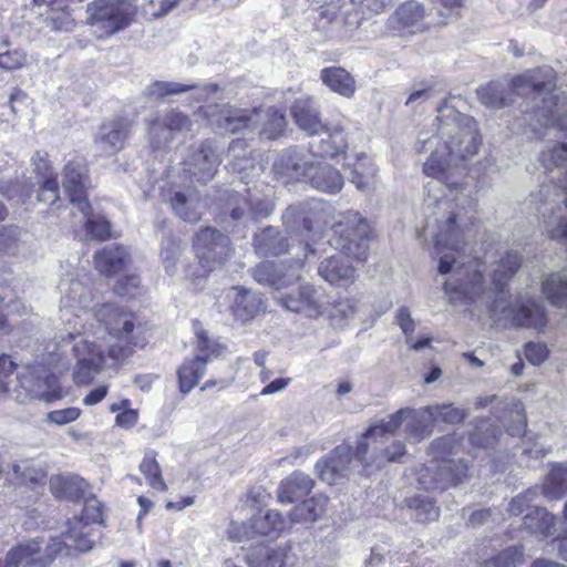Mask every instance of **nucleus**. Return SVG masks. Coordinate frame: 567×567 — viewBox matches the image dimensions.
Wrapping results in <instances>:
<instances>
[{
    "label": "nucleus",
    "instance_id": "obj_17",
    "mask_svg": "<svg viewBox=\"0 0 567 567\" xmlns=\"http://www.w3.org/2000/svg\"><path fill=\"white\" fill-rule=\"evenodd\" d=\"M275 298L289 311L318 317L328 311L330 302L315 286H298L289 292L276 291Z\"/></svg>",
    "mask_w": 567,
    "mask_h": 567
},
{
    "label": "nucleus",
    "instance_id": "obj_48",
    "mask_svg": "<svg viewBox=\"0 0 567 567\" xmlns=\"http://www.w3.org/2000/svg\"><path fill=\"white\" fill-rule=\"evenodd\" d=\"M12 470L16 478L21 484L38 485L42 484L45 480L43 468L29 460L13 464Z\"/></svg>",
    "mask_w": 567,
    "mask_h": 567
},
{
    "label": "nucleus",
    "instance_id": "obj_63",
    "mask_svg": "<svg viewBox=\"0 0 567 567\" xmlns=\"http://www.w3.org/2000/svg\"><path fill=\"white\" fill-rule=\"evenodd\" d=\"M27 54L22 50L7 51L0 53V68L4 70H17L24 65Z\"/></svg>",
    "mask_w": 567,
    "mask_h": 567
},
{
    "label": "nucleus",
    "instance_id": "obj_14",
    "mask_svg": "<svg viewBox=\"0 0 567 567\" xmlns=\"http://www.w3.org/2000/svg\"><path fill=\"white\" fill-rule=\"evenodd\" d=\"M69 341H75L72 348L76 364L73 370V378L76 383H89L94 375L100 372L104 365L114 367L105 350L101 344L87 338L74 337L72 333L68 334Z\"/></svg>",
    "mask_w": 567,
    "mask_h": 567
},
{
    "label": "nucleus",
    "instance_id": "obj_11",
    "mask_svg": "<svg viewBox=\"0 0 567 567\" xmlns=\"http://www.w3.org/2000/svg\"><path fill=\"white\" fill-rule=\"evenodd\" d=\"M230 240L220 231L207 227L200 230L195 238L194 249L198 260L197 266L189 268L194 279H204L207 274L221 264L230 254Z\"/></svg>",
    "mask_w": 567,
    "mask_h": 567
},
{
    "label": "nucleus",
    "instance_id": "obj_29",
    "mask_svg": "<svg viewBox=\"0 0 567 567\" xmlns=\"http://www.w3.org/2000/svg\"><path fill=\"white\" fill-rule=\"evenodd\" d=\"M320 132L322 133L323 137H321L318 142H311L309 145V150L313 157H334L338 154L344 152L347 148V138L343 128L340 125L332 127L324 125Z\"/></svg>",
    "mask_w": 567,
    "mask_h": 567
},
{
    "label": "nucleus",
    "instance_id": "obj_13",
    "mask_svg": "<svg viewBox=\"0 0 567 567\" xmlns=\"http://www.w3.org/2000/svg\"><path fill=\"white\" fill-rule=\"evenodd\" d=\"M290 520L275 509L258 512L254 517L244 523L231 522L227 534L235 542L254 538L255 536H267L278 538L290 527Z\"/></svg>",
    "mask_w": 567,
    "mask_h": 567
},
{
    "label": "nucleus",
    "instance_id": "obj_32",
    "mask_svg": "<svg viewBox=\"0 0 567 567\" xmlns=\"http://www.w3.org/2000/svg\"><path fill=\"white\" fill-rule=\"evenodd\" d=\"M128 260V252L120 245H109L94 254L96 269L106 276L121 271Z\"/></svg>",
    "mask_w": 567,
    "mask_h": 567
},
{
    "label": "nucleus",
    "instance_id": "obj_15",
    "mask_svg": "<svg viewBox=\"0 0 567 567\" xmlns=\"http://www.w3.org/2000/svg\"><path fill=\"white\" fill-rule=\"evenodd\" d=\"M204 110L207 121L213 127L231 134L254 131L261 117L259 109H238L229 104L208 105Z\"/></svg>",
    "mask_w": 567,
    "mask_h": 567
},
{
    "label": "nucleus",
    "instance_id": "obj_64",
    "mask_svg": "<svg viewBox=\"0 0 567 567\" xmlns=\"http://www.w3.org/2000/svg\"><path fill=\"white\" fill-rule=\"evenodd\" d=\"M543 292L551 305L567 309V286H543Z\"/></svg>",
    "mask_w": 567,
    "mask_h": 567
},
{
    "label": "nucleus",
    "instance_id": "obj_42",
    "mask_svg": "<svg viewBox=\"0 0 567 567\" xmlns=\"http://www.w3.org/2000/svg\"><path fill=\"white\" fill-rule=\"evenodd\" d=\"M524 528L532 534L548 537L554 527V516L546 508L535 506L530 508L523 518Z\"/></svg>",
    "mask_w": 567,
    "mask_h": 567
},
{
    "label": "nucleus",
    "instance_id": "obj_24",
    "mask_svg": "<svg viewBox=\"0 0 567 567\" xmlns=\"http://www.w3.org/2000/svg\"><path fill=\"white\" fill-rule=\"evenodd\" d=\"M425 10L422 4L411 0L402 3L388 19L389 30L399 33H415L425 28Z\"/></svg>",
    "mask_w": 567,
    "mask_h": 567
},
{
    "label": "nucleus",
    "instance_id": "obj_6",
    "mask_svg": "<svg viewBox=\"0 0 567 567\" xmlns=\"http://www.w3.org/2000/svg\"><path fill=\"white\" fill-rule=\"evenodd\" d=\"M96 320L104 326L109 336L115 339V343H109V357L117 364L133 351L134 342L133 331L135 328V316L114 305L104 303L95 310Z\"/></svg>",
    "mask_w": 567,
    "mask_h": 567
},
{
    "label": "nucleus",
    "instance_id": "obj_54",
    "mask_svg": "<svg viewBox=\"0 0 567 567\" xmlns=\"http://www.w3.org/2000/svg\"><path fill=\"white\" fill-rule=\"evenodd\" d=\"M430 409L433 410L431 413L434 424L440 422L456 424L466 417V411L453 404L430 405Z\"/></svg>",
    "mask_w": 567,
    "mask_h": 567
},
{
    "label": "nucleus",
    "instance_id": "obj_45",
    "mask_svg": "<svg viewBox=\"0 0 567 567\" xmlns=\"http://www.w3.org/2000/svg\"><path fill=\"white\" fill-rule=\"evenodd\" d=\"M522 266V257L517 252H507L493 268L492 284H508Z\"/></svg>",
    "mask_w": 567,
    "mask_h": 567
},
{
    "label": "nucleus",
    "instance_id": "obj_2",
    "mask_svg": "<svg viewBox=\"0 0 567 567\" xmlns=\"http://www.w3.org/2000/svg\"><path fill=\"white\" fill-rule=\"evenodd\" d=\"M555 71L544 66L515 76L508 85L489 82L477 90V95L484 105L496 110L507 104L513 92L527 96L520 104L522 124L536 135H540V128L567 133V93H555Z\"/></svg>",
    "mask_w": 567,
    "mask_h": 567
},
{
    "label": "nucleus",
    "instance_id": "obj_34",
    "mask_svg": "<svg viewBox=\"0 0 567 567\" xmlns=\"http://www.w3.org/2000/svg\"><path fill=\"white\" fill-rule=\"evenodd\" d=\"M256 252L260 256H278L288 251L289 244L286 236L272 227H266L254 237Z\"/></svg>",
    "mask_w": 567,
    "mask_h": 567
},
{
    "label": "nucleus",
    "instance_id": "obj_49",
    "mask_svg": "<svg viewBox=\"0 0 567 567\" xmlns=\"http://www.w3.org/2000/svg\"><path fill=\"white\" fill-rule=\"evenodd\" d=\"M85 219L86 234L96 240H106L112 237L111 223L103 216L93 214L91 208L87 214H82Z\"/></svg>",
    "mask_w": 567,
    "mask_h": 567
},
{
    "label": "nucleus",
    "instance_id": "obj_10",
    "mask_svg": "<svg viewBox=\"0 0 567 567\" xmlns=\"http://www.w3.org/2000/svg\"><path fill=\"white\" fill-rule=\"evenodd\" d=\"M193 329L196 336V349L199 354L194 359L185 360L177 370L179 391L183 394L189 393L203 378L206 364L213 357H218L223 346L212 340L202 323L193 321Z\"/></svg>",
    "mask_w": 567,
    "mask_h": 567
},
{
    "label": "nucleus",
    "instance_id": "obj_59",
    "mask_svg": "<svg viewBox=\"0 0 567 567\" xmlns=\"http://www.w3.org/2000/svg\"><path fill=\"white\" fill-rule=\"evenodd\" d=\"M181 252L179 241L172 236H167L162 240L161 256L167 272L173 270Z\"/></svg>",
    "mask_w": 567,
    "mask_h": 567
},
{
    "label": "nucleus",
    "instance_id": "obj_35",
    "mask_svg": "<svg viewBox=\"0 0 567 567\" xmlns=\"http://www.w3.org/2000/svg\"><path fill=\"white\" fill-rule=\"evenodd\" d=\"M320 277L329 284L352 281L355 269L344 256L336 255L321 261L318 268Z\"/></svg>",
    "mask_w": 567,
    "mask_h": 567
},
{
    "label": "nucleus",
    "instance_id": "obj_56",
    "mask_svg": "<svg viewBox=\"0 0 567 567\" xmlns=\"http://www.w3.org/2000/svg\"><path fill=\"white\" fill-rule=\"evenodd\" d=\"M522 559L523 554L517 547H507L496 556L485 559L483 567H516Z\"/></svg>",
    "mask_w": 567,
    "mask_h": 567
},
{
    "label": "nucleus",
    "instance_id": "obj_51",
    "mask_svg": "<svg viewBox=\"0 0 567 567\" xmlns=\"http://www.w3.org/2000/svg\"><path fill=\"white\" fill-rule=\"evenodd\" d=\"M501 431L494 426L489 421H481L476 424L475 430L470 434L472 445L478 447L492 446Z\"/></svg>",
    "mask_w": 567,
    "mask_h": 567
},
{
    "label": "nucleus",
    "instance_id": "obj_4",
    "mask_svg": "<svg viewBox=\"0 0 567 567\" xmlns=\"http://www.w3.org/2000/svg\"><path fill=\"white\" fill-rule=\"evenodd\" d=\"M539 161L546 171L564 168L561 185L543 184L532 192L526 202L528 208L540 219L551 239L567 244V142L557 143L543 151Z\"/></svg>",
    "mask_w": 567,
    "mask_h": 567
},
{
    "label": "nucleus",
    "instance_id": "obj_39",
    "mask_svg": "<svg viewBox=\"0 0 567 567\" xmlns=\"http://www.w3.org/2000/svg\"><path fill=\"white\" fill-rule=\"evenodd\" d=\"M405 454V445L401 441H393L390 445H385L378 441V450L370 446L365 457H359L365 466H375L380 468L389 462H396Z\"/></svg>",
    "mask_w": 567,
    "mask_h": 567
},
{
    "label": "nucleus",
    "instance_id": "obj_53",
    "mask_svg": "<svg viewBox=\"0 0 567 567\" xmlns=\"http://www.w3.org/2000/svg\"><path fill=\"white\" fill-rule=\"evenodd\" d=\"M502 423L511 436L523 435L526 430V416L522 404L513 403Z\"/></svg>",
    "mask_w": 567,
    "mask_h": 567
},
{
    "label": "nucleus",
    "instance_id": "obj_41",
    "mask_svg": "<svg viewBox=\"0 0 567 567\" xmlns=\"http://www.w3.org/2000/svg\"><path fill=\"white\" fill-rule=\"evenodd\" d=\"M328 498L323 495H316L297 505L290 513V524L315 522L326 512Z\"/></svg>",
    "mask_w": 567,
    "mask_h": 567
},
{
    "label": "nucleus",
    "instance_id": "obj_46",
    "mask_svg": "<svg viewBox=\"0 0 567 567\" xmlns=\"http://www.w3.org/2000/svg\"><path fill=\"white\" fill-rule=\"evenodd\" d=\"M138 468L151 487L161 492L166 491L167 486L162 477L161 466L156 461V453L154 451L145 453Z\"/></svg>",
    "mask_w": 567,
    "mask_h": 567
},
{
    "label": "nucleus",
    "instance_id": "obj_30",
    "mask_svg": "<svg viewBox=\"0 0 567 567\" xmlns=\"http://www.w3.org/2000/svg\"><path fill=\"white\" fill-rule=\"evenodd\" d=\"M313 480L299 471L281 481L278 487V501L282 504L293 503L307 496L313 488Z\"/></svg>",
    "mask_w": 567,
    "mask_h": 567
},
{
    "label": "nucleus",
    "instance_id": "obj_23",
    "mask_svg": "<svg viewBox=\"0 0 567 567\" xmlns=\"http://www.w3.org/2000/svg\"><path fill=\"white\" fill-rule=\"evenodd\" d=\"M352 450L349 445L337 446L327 457L316 464L319 477L330 485L337 484L350 472Z\"/></svg>",
    "mask_w": 567,
    "mask_h": 567
},
{
    "label": "nucleus",
    "instance_id": "obj_9",
    "mask_svg": "<svg viewBox=\"0 0 567 567\" xmlns=\"http://www.w3.org/2000/svg\"><path fill=\"white\" fill-rule=\"evenodd\" d=\"M70 546L58 537L34 538L10 549L0 567H49L59 555H69Z\"/></svg>",
    "mask_w": 567,
    "mask_h": 567
},
{
    "label": "nucleus",
    "instance_id": "obj_26",
    "mask_svg": "<svg viewBox=\"0 0 567 567\" xmlns=\"http://www.w3.org/2000/svg\"><path fill=\"white\" fill-rule=\"evenodd\" d=\"M404 414L406 411L400 409L391 414L388 420H383L380 424L371 426L365 434L358 441L357 455L358 457H365L369 449L373 445L378 450V441L384 444L388 442V435L395 433L402 424H404Z\"/></svg>",
    "mask_w": 567,
    "mask_h": 567
},
{
    "label": "nucleus",
    "instance_id": "obj_36",
    "mask_svg": "<svg viewBox=\"0 0 567 567\" xmlns=\"http://www.w3.org/2000/svg\"><path fill=\"white\" fill-rule=\"evenodd\" d=\"M406 414H404V432L416 439L422 440L432 433L434 421L432 417V411L430 406H425L420 410L405 408Z\"/></svg>",
    "mask_w": 567,
    "mask_h": 567
},
{
    "label": "nucleus",
    "instance_id": "obj_21",
    "mask_svg": "<svg viewBox=\"0 0 567 567\" xmlns=\"http://www.w3.org/2000/svg\"><path fill=\"white\" fill-rule=\"evenodd\" d=\"M131 126V122L124 117H116L102 123L94 135L95 147L106 155L116 154L124 147Z\"/></svg>",
    "mask_w": 567,
    "mask_h": 567
},
{
    "label": "nucleus",
    "instance_id": "obj_52",
    "mask_svg": "<svg viewBox=\"0 0 567 567\" xmlns=\"http://www.w3.org/2000/svg\"><path fill=\"white\" fill-rule=\"evenodd\" d=\"M22 234V229L16 225L0 227V254L17 255Z\"/></svg>",
    "mask_w": 567,
    "mask_h": 567
},
{
    "label": "nucleus",
    "instance_id": "obj_16",
    "mask_svg": "<svg viewBox=\"0 0 567 567\" xmlns=\"http://www.w3.org/2000/svg\"><path fill=\"white\" fill-rule=\"evenodd\" d=\"M192 118L175 109L157 115L148 122V138L153 150L167 147L177 136L192 132Z\"/></svg>",
    "mask_w": 567,
    "mask_h": 567
},
{
    "label": "nucleus",
    "instance_id": "obj_8",
    "mask_svg": "<svg viewBox=\"0 0 567 567\" xmlns=\"http://www.w3.org/2000/svg\"><path fill=\"white\" fill-rule=\"evenodd\" d=\"M371 227L357 212H348L333 226L331 246L347 257L365 260L369 254Z\"/></svg>",
    "mask_w": 567,
    "mask_h": 567
},
{
    "label": "nucleus",
    "instance_id": "obj_44",
    "mask_svg": "<svg viewBox=\"0 0 567 567\" xmlns=\"http://www.w3.org/2000/svg\"><path fill=\"white\" fill-rule=\"evenodd\" d=\"M284 558L282 549L260 546L250 550L246 561L250 567H284Z\"/></svg>",
    "mask_w": 567,
    "mask_h": 567
},
{
    "label": "nucleus",
    "instance_id": "obj_28",
    "mask_svg": "<svg viewBox=\"0 0 567 567\" xmlns=\"http://www.w3.org/2000/svg\"><path fill=\"white\" fill-rule=\"evenodd\" d=\"M306 183L328 194H338L344 185L343 177L337 168L316 159L310 166Z\"/></svg>",
    "mask_w": 567,
    "mask_h": 567
},
{
    "label": "nucleus",
    "instance_id": "obj_5",
    "mask_svg": "<svg viewBox=\"0 0 567 567\" xmlns=\"http://www.w3.org/2000/svg\"><path fill=\"white\" fill-rule=\"evenodd\" d=\"M460 442L455 435L434 440L430 446L432 460L417 471V482L424 489L445 491L463 482L467 464L456 457Z\"/></svg>",
    "mask_w": 567,
    "mask_h": 567
},
{
    "label": "nucleus",
    "instance_id": "obj_25",
    "mask_svg": "<svg viewBox=\"0 0 567 567\" xmlns=\"http://www.w3.org/2000/svg\"><path fill=\"white\" fill-rule=\"evenodd\" d=\"M226 297L231 301L229 309L241 322L254 319L264 309L261 296L252 289L233 286Z\"/></svg>",
    "mask_w": 567,
    "mask_h": 567
},
{
    "label": "nucleus",
    "instance_id": "obj_18",
    "mask_svg": "<svg viewBox=\"0 0 567 567\" xmlns=\"http://www.w3.org/2000/svg\"><path fill=\"white\" fill-rule=\"evenodd\" d=\"M315 161L310 150L290 147L282 151L272 165L275 175L285 183L306 182Z\"/></svg>",
    "mask_w": 567,
    "mask_h": 567
},
{
    "label": "nucleus",
    "instance_id": "obj_60",
    "mask_svg": "<svg viewBox=\"0 0 567 567\" xmlns=\"http://www.w3.org/2000/svg\"><path fill=\"white\" fill-rule=\"evenodd\" d=\"M60 199L59 183L56 176L51 175L41 182L38 194V200L49 205L55 204Z\"/></svg>",
    "mask_w": 567,
    "mask_h": 567
},
{
    "label": "nucleus",
    "instance_id": "obj_58",
    "mask_svg": "<svg viewBox=\"0 0 567 567\" xmlns=\"http://www.w3.org/2000/svg\"><path fill=\"white\" fill-rule=\"evenodd\" d=\"M252 276L258 284H277L281 280V271L274 261L260 262L254 269Z\"/></svg>",
    "mask_w": 567,
    "mask_h": 567
},
{
    "label": "nucleus",
    "instance_id": "obj_40",
    "mask_svg": "<svg viewBox=\"0 0 567 567\" xmlns=\"http://www.w3.org/2000/svg\"><path fill=\"white\" fill-rule=\"evenodd\" d=\"M86 483L78 476L55 475L50 480V491L55 498L75 501L83 496Z\"/></svg>",
    "mask_w": 567,
    "mask_h": 567
},
{
    "label": "nucleus",
    "instance_id": "obj_57",
    "mask_svg": "<svg viewBox=\"0 0 567 567\" xmlns=\"http://www.w3.org/2000/svg\"><path fill=\"white\" fill-rule=\"evenodd\" d=\"M266 116L267 122L261 130V134L268 140L277 138L285 128L286 117L281 112L272 109L267 111Z\"/></svg>",
    "mask_w": 567,
    "mask_h": 567
},
{
    "label": "nucleus",
    "instance_id": "obj_31",
    "mask_svg": "<svg viewBox=\"0 0 567 567\" xmlns=\"http://www.w3.org/2000/svg\"><path fill=\"white\" fill-rule=\"evenodd\" d=\"M291 115L299 128L316 135L323 128V124L319 118V112L315 105V102L310 97H300L295 101L291 106Z\"/></svg>",
    "mask_w": 567,
    "mask_h": 567
},
{
    "label": "nucleus",
    "instance_id": "obj_50",
    "mask_svg": "<svg viewBox=\"0 0 567 567\" xmlns=\"http://www.w3.org/2000/svg\"><path fill=\"white\" fill-rule=\"evenodd\" d=\"M410 509L414 513V518L420 523L435 520L439 517V507L427 496H414L409 503Z\"/></svg>",
    "mask_w": 567,
    "mask_h": 567
},
{
    "label": "nucleus",
    "instance_id": "obj_19",
    "mask_svg": "<svg viewBox=\"0 0 567 567\" xmlns=\"http://www.w3.org/2000/svg\"><path fill=\"white\" fill-rule=\"evenodd\" d=\"M219 164V155L209 141L192 145L184 161L185 171L204 184L214 177Z\"/></svg>",
    "mask_w": 567,
    "mask_h": 567
},
{
    "label": "nucleus",
    "instance_id": "obj_37",
    "mask_svg": "<svg viewBox=\"0 0 567 567\" xmlns=\"http://www.w3.org/2000/svg\"><path fill=\"white\" fill-rule=\"evenodd\" d=\"M323 20H327V22L331 24L332 31L342 40L352 39L354 31L361 24V16L357 11L337 14L334 11L326 9L320 13L319 23H322Z\"/></svg>",
    "mask_w": 567,
    "mask_h": 567
},
{
    "label": "nucleus",
    "instance_id": "obj_12",
    "mask_svg": "<svg viewBox=\"0 0 567 567\" xmlns=\"http://www.w3.org/2000/svg\"><path fill=\"white\" fill-rule=\"evenodd\" d=\"M103 522V508L101 502L95 496H90L84 499L81 515H75L68 523V529L64 534L66 540L59 537L64 544L70 546V554L72 549L79 551H87L93 548L94 539L92 538L93 529L90 527L92 524Z\"/></svg>",
    "mask_w": 567,
    "mask_h": 567
},
{
    "label": "nucleus",
    "instance_id": "obj_27",
    "mask_svg": "<svg viewBox=\"0 0 567 567\" xmlns=\"http://www.w3.org/2000/svg\"><path fill=\"white\" fill-rule=\"evenodd\" d=\"M219 86L215 83L205 85L182 84L173 81H155L150 84L146 90V96L151 99H163L169 95L183 94L188 91H195L196 97L200 101L206 100L209 95L216 93Z\"/></svg>",
    "mask_w": 567,
    "mask_h": 567
},
{
    "label": "nucleus",
    "instance_id": "obj_7",
    "mask_svg": "<svg viewBox=\"0 0 567 567\" xmlns=\"http://www.w3.org/2000/svg\"><path fill=\"white\" fill-rule=\"evenodd\" d=\"M136 13L133 0H93L86 6V23L99 38H109L128 28Z\"/></svg>",
    "mask_w": 567,
    "mask_h": 567
},
{
    "label": "nucleus",
    "instance_id": "obj_22",
    "mask_svg": "<svg viewBox=\"0 0 567 567\" xmlns=\"http://www.w3.org/2000/svg\"><path fill=\"white\" fill-rule=\"evenodd\" d=\"M227 208L230 212V217L241 223L256 221L272 213V205L269 200L251 195L247 197L237 192L228 193Z\"/></svg>",
    "mask_w": 567,
    "mask_h": 567
},
{
    "label": "nucleus",
    "instance_id": "obj_43",
    "mask_svg": "<svg viewBox=\"0 0 567 567\" xmlns=\"http://www.w3.org/2000/svg\"><path fill=\"white\" fill-rule=\"evenodd\" d=\"M377 168L372 161L365 155H358L352 165L351 183L362 192L369 190L374 183Z\"/></svg>",
    "mask_w": 567,
    "mask_h": 567
},
{
    "label": "nucleus",
    "instance_id": "obj_3",
    "mask_svg": "<svg viewBox=\"0 0 567 567\" xmlns=\"http://www.w3.org/2000/svg\"><path fill=\"white\" fill-rule=\"evenodd\" d=\"M452 302L460 296L478 309H484L495 321H504L516 328L543 332L548 317L540 298L520 295L512 300L508 286H444Z\"/></svg>",
    "mask_w": 567,
    "mask_h": 567
},
{
    "label": "nucleus",
    "instance_id": "obj_47",
    "mask_svg": "<svg viewBox=\"0 0 567 567\" xmlns=\"http://www.w3.org/2000/svg\"><path fill=\"white\" fill-rule=\"evenodd\" d=\"M543 489L547 498H559L567 493V463L550 471Z\"/></svg>",
    "mask_w": 567,
    "mask_h": 567
},
{
    "label": "nucleus",
    "instance_id": "obj_38",
    "mask_svg": "<svg viewBox=\"0 0 567 567\" xmlns=\"http://www.w3.org/2000/svg\"><path fill=\"white\" fill-rule=\"evenodd\" d=\"M320 79L331 91L342 96L351 97L355 92V81L343 68H324L320 72Z\"/></svg>",
    "mask_w": 567,
    "mask_h": 567
},
{
    "label": "nucleus",
    "instance_id": "obj_1",
    "mask_svg": "<svg viewBox=\"0 0 567 567\" xmlns=\"http://www.w3.org/2000/svg\"><path fill=\"white\" fill-rule=\"evenodd\" d=\"M436 131L430 135L421 132L415 143L417 153L431 151L423 164V173L445 186L447 194H432L434 184L425 186L427 207L437 209V233L434 236L437 249L446 248L440 257L437 270L441 275L457 272L466 264L467 239L474 224L476 199L466 182L464 162L475 155L481 143L475 121L450 106L445 101L437 107Z\"/></svg>",
    "mask_w": 567,
    "mask_h": 567
},
{
    "label": "nucleus",
    "instance_id": "obj_61",
    "mask_svg": "<svg viewBox=\"0 0 567 567\" xmlns=\"http://www.w3.org/2000/svg\"><path fill=\"white\" fill-rule=\"evenodd\" d=\"M537 492L535 489H528L525 493L517 495L512 498L508 504L507 512L511 516H518L524 513L525 509H530L529 504L534 501Z\"/></svg>",
    "mask_w": 567,
    "mask_h": 567
},
{
    "label": "nucleus",
    "instance_id": "obj_55",
    "mask_svg": "<svg viewBox=\"0 0 567 567\" xmlns=\"http://www.w3.org/2000/svg\"><path fill=\"white\" fill-rule=\"evenodd\" d=\"M245 140H234L228 147V156L230 157L229 166L233 172L243 173L247 169V165L241 164L240 159L250 162V151Z\"/></svg>",
    "mask_w": 567,
    "mask_h": 567
},
{
    "label": "nucleus",
    "instance_id": "obj_20",
    "mask_svg": "<svg viewBox=\"0 0 567 567\" xmlns=\"http://www.w3.org/2000/svg\"><path fill=\"white\" fill-rule=\"evenodd\" d=\"M87 169L79 161H70L62 171V187L71 204L82 214H87L91 205L87 200Z\"/></svg>",
    "mask_w": 567,
    "mask_h": 567
},
{
    "label": "nucleus",
    "instance_id": "obj_33",
    "mask_svg": "<svg viewBox=\"0 0 567 567\" xmlns=\"http://www.w3.org/2000/svg\"><path fill=\"white\" fill-rule=\"evenodd\" d=\"M171 205L176 215L189 223H196L200 219L202 208L204 207L200 197L195 189L176 192L171 198Z\"/></svg>",
    "mask_w": 567,
    "mask_h": 567
},
{
    "label": "nucleus",
    "instance_id": "obj_62",
    "mask_svg": "<svg viewBox=\"0 0 567 567\" xmlns=\"http://www.w3.org/2000/svg\"><path fill=\"white\" fill-rule=\"evenodd\" d=\"M16 367V363L9 355H0V395L6 394L9 391L11 375L13 374Z\"/></svg>",
    "mask_w": 567,
    "mask_h": 567
}]
</instances>
